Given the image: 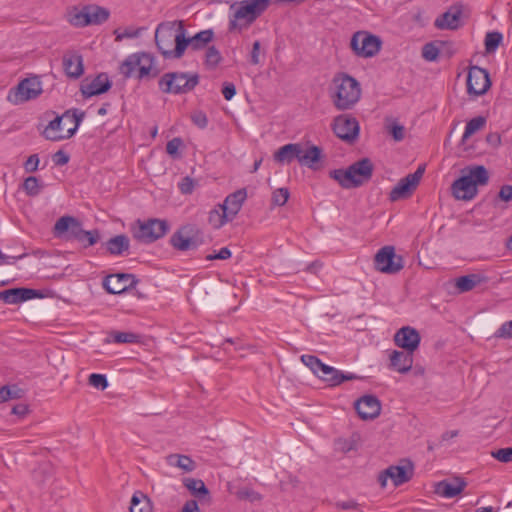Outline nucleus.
<instances>
[{
  "instance_id": "1",
  "label": "nucleus",
  "mask_w": 512,
  "mask_h": 512,
  "mask_svg": "<svg viewBox=\"0 0 512 512\" xmlns=\"http://www.w3.org/2000/svg\"><path fill=\"white\" fill-rule=\"evenodd\" d=\"M361 85L347 73H337L332 79L329 88V97L338 111H347L354 108L361 98Z\"/></svg>"
},
{
  "instance_id": "2",
  "label": "nucleus",
  "mask_w": 512,
  "mask_h": 512,
  "mask_svg": "<svg viewBox=\"0 0 512 512\" xmlns=\"http://www.w3.org/2000/svg\"><path fill=\"white\" fill-rule=\"evenodd\" d=\"M489 182V172L483 165L467 166L451 185V194L457 200L470 201L478 194V187Z\"/></svg>"
},
{
  "instance_id": "3",
  "label": "nucleus",
  "mask_w": 512,
  "mask_h": 512,
  "mask_svg": "<svg viewBox=\"0 0 512 512\" xmlns=\"http://www.w3.org/2000/svg\"><path fill=\"white\" fill-rule=\"evenodd\" d=\"M270 0H243L229 7L230 33L242 32L267 9Z\"/></svg>"
},
{
  "instance_id": "4",
  "label": "nucleus",
  "mask_w": 512,
  "mask_h": 512,
  "mask_svg": "<svg viewBox=\"0 0 512 512\" xmlns=\"http://www.w3.org/2000/svg\"><path fill=\"white\" fill-rule=\"evenodd\" d=\"M85 118V112L77 108L66 110L61 116L56 115L45 127L42 136L50 141H61L71 138Z\"/></svg>"
},
{
  "instance_id": "5",
  "label": "nucleus",
  "mask_w": 512,
  "mask_h": 512,
  "mask_svg": "<svg viewBox=\"0 0 512 512\" xmlns=\"http://www.w3.org/2000/svg\"><path fill=\"white\" fill-rule=\"evenodd\" d=\"M301 361L313 372L314 375L331 387L338 386L344 381H351L360 378L354 373H343L332 366L324 364L314 355H302Z\"/></svg>"
},
{
  "instance_id": "6",
  "label": "nucleus",
  "mask_w": 512,
  "mask_h": 512,
  "mask_svg": "<svg viewBox=\"0 0 512 512\" xmlns=\"http://www.w3.org/2000/svg\"><path fill=\"white\" fill-rule=\"evenodd\" d=\"M154 57L148 53H134L129 55L121 64L120 72L125 78L136 77L139 80L144 78H155L158 70L153 69Z\"/></svg>"
},
{
  "instance_id": "7",
  "label": "nucleus",
  "mask_w": 512,
  "mask_h": 512,
  "mask_svg": "<svg viewBox=\"0 0 512 512\" xmlns=\"http://www.w3.org/2000/svg\"><path fill=\"white\" fill-rule=\"evenodd\" d=\"M198 84L199 75L186 72H167L158 81L160 91L166 94H186Z\"/></svg>"
},
{
  "instance_id": "8",
  "label": "nucleus",
  "mask_w": 512,
  "mask_h": 512,
  "mask_svg": "<svg viewBox=\"0 0 512 512\" xmlns=\"http://www.w3.org/2000/svg\"><path fill=\"white\" fill-rule=\"evenodd\" d=\"M169 230V224L166 220L157 218L145 221L137 220L131 227V232L137 241L150 244L166 235Z\"/></svg>"
},
{
  "instance_id": "9",
  "label": "nucleus",
  "mask_w": 512,
  "mask_h": 512,
  "mask_svg": "<svg viewBox=\"0 0 512 512\" xmlns=\"http://www.w3.org/2000/svg\"><path fill=\"white\" fill-rule=\"evenodd\" d=\"M178 38H181L180 21L177 28H175V23H161L158 25L155 31V42L164 58H180L176 56Z\"/></svg>"
},
{
  "instance_id": "10",
  "label": "nucleus",
  "mask_w": 512,
  "mask_h": 512,
  "mask_svg": "<svg viewBox=\"0 0 512 512\" xmlns=\"http://www.w3.org/2000/svg\"><path fill=\"white\" fill-rule=\"evenodd\" d=\"M414 475V465L409 459L400 460L399 465H390L382 470L377 477V481L381 488L387 486L388 479L391 480L395 487L401 486L409 482Z\"/></svg>"
},
{
  "instance_id": "11",
  "label": "nucleus",
  "mask_w": 512,
  "mask_h": 512,
  "mask_svg": "<svg viewBox=\"0 0 512 512\" xmlns=\"http://www.w3.org/2000/svg\"><path fill=\"white\" fill-rule=\"evenodd\" d=\"M43 92L42 83L37 76L25 78L10 90L8 100L13 104L24 103L36 99Z\"/></svg>"
},
{
  "instance_id": "12",
  "label": "nucleus",
  "mask_w": 512,
  "mask_h": 512,
  "mask_svg": "<svg viewBox=\"0 0 512 512\" xmlns=\"http://www.w3.org/2000/svg\"><path fill=\"white\" fill-rule=\"evenodd\" d=\"M331 129L334 134L346 143H354L360 132L358 120L350 114H340L334 117Z\"/></svg>"
},
{
  "instance_id": "13",
  "label": "nucleus",
  "mask_w": 512,
  "mask_h": 512,
  "mask_svg": "<svg viewBox=\"0 0 512 512\" xmlns=\"http://www.w3.org/2000/svg\"><path fill=\"white\" fill-rule=\"evenodd\" d=\"M350 45L357 56L368 58L379 52L381 40L366 31H358L352 36Z\"/></svg>"
},
{
  "instance_id": "14",
  "label": "nucleus",
  "mask_w": 512,
  "mask_h": 512,
  "mask_svg": "<svg viewBox=\"0 0 512 512\" xmlns=\"http://www.w3.org/2000/svg\"><path fill=\"white\" fill-rule=\"evenodd\" d=\"M375 269L386 274H396L404 267L403 258L393 246L382 247L374 257Z\"/></svg>"
},
{
  "instance_id": "15",
  "label": "nucleus",
  "mask_w": 512,
  "mask_h": 512,
  "mask_svg": "<svg viewBox=\"0 0 512 512\" xmlns=\"http://www.w3.org/2000/svg\"><path fill=\"white\" fill-rule=\"evenodd\" d=\"M180 37L181 38H178V47L176 49L177 57H182L188 46L194 51L204 49L207 44L213 40L214 32L212 29H206L196 33L192 37L186 38L185 28L182 21H180Z\"/></svg>"
},
{
  "instance_id": "16",
  "label": "nucleus",
  "mask_w": 512,
  "mask_h": 512,
  "mask_svg": "<svg viewBox=\"0 0 512 512\" xmlns=\"http://www.w3.org/2000/svg\"><path fill=\"white\" fill-rule=\"evenodd\" d=\"M425 172V166L420 165L414 173H410L404 178L400 179L399 182L394 186L389 194V199L392 202L409 198L417 186L423 174Z\"/></svg>"
},
{
  "instance_id": "17",
  "label": "nucleus",
  "mask_w": 512,
  "mask_h": 512,
  "mask_svg": "<svg viewBox=\"0 0 512 512\" xmlns=\"http://www.w3.org/2000/svg\"><path fill=\"white\" fill-rule=\"evenodd\" d=\"M85 231L82 227V223L73 216H62L54 225V234L57 237L65 235L67 240H77L80 242Z\"/></svg>"
},
{
  "instance_id": "18",
  "label": "nucleus",
  "mask_w": 512,
  "mask_h": 512,
  "mask_svg": "<svg viewBox=\"0 0 512 512\" xmlns=\"http://www.w3.org/2000/svg\"><path fill=\"white\" fill-rule=\"evenodd\" d=\"M491 86L489 72L481 67L472 66L467 76V92L470 95L485 94Z\"/></svg>"
},
{
  "instance_id": "19",
  "label": "nucleus",
  "mask_w": 512,
  "mask_h": 512,
  "mask_svg": "<svg viewBox=\"0 0 512 512\" xmlns=\"http://www.w3.org/2000/svg\"><path fill=\"white\" fill-rule=\"evenodd\" d=\"M137 283L135 275L129 273L111 274L103 279V287L109 294H121Z\"/></svg>"
},
{
  "instance_id": "20",
  "label": "nucleus",
  "mask_w": 512,
  "mask_h": 512,
  "mask_svg": "<svg viewBox=\"0 0 512 512\" xmlns=\"http://www.w3.org/2000/svg\"><path fill=\"white\" fill-rule=\"evenodd\" d=\"M420 341L419 332L410 326L400 328L394 335L395 344L411 353L418 349Z\"/></svg>"
},
{
  "instance_id": "21",
  "label": "nucleus",
  "mask_w": 512,
  "mask_h": 512,
  "mask_svg": "<svg viewBox=\"0 0 512 512\" xmlns=\"http://www.w3.org/2000/svg\"><path fill=\"white\" fill-rule=\"evenodd\" d=\"M39 296L38 290L24 287L0 291V300L6 304H19Z\"/></svg>"
},
{
  "instance_id": "22",
  "label": "nucleus",
  "mask_w": 512,
  "mask_h": 512,
  "mask_svg": "<svg viewBox=\"0 0 512 512\" xmlns=\"http://www.w3.org/2000/svg\"><path fill=\"white\" fill-rule=\"evenodd\" d=\"M112 86L106 73L98 74L92 81L82 83L80 91L85 98L106 93Z\"/></svg>"
},
{
  "instance_id": "23",
  "label": "nucleus",
  "mask_w": 512,
  "mask_h": 512,
  "mask_svg": "<svg viewBox=\"0 0 512 512\" xmlns=\"http://www.w3.org/2000/svg\"><path fill=\"white\" fill-rule=\"evenodd\" d=\"M357 416H380L381 402L377 396L368 394L360 397L354 402Z\"/></svg>"
},
{
  "instance_id": "24",
  "label": "nucleus",
  "mask_w": 512,
  "mask_h": 512,
  "mask_svg": "<svg viewBox=\"0 0 512 512\" xmlns=\"http://www.w3.org/2000/svg\"><path fill=\"white\" fill-rule=\"evenodd\" d=\"M323 157V151L319 146L301 143V153L298 163L312 170L318 169V162Z\"/></svg>"
},
{
  "instance_id": "25",
  "label": "nucleus",
  "mask_w": 512,
  "mask_h": 512,
  "mask_svg": "<svg viewBox=\"0 0 512 512\" xmlns=\"http://www.w3.org/2000/svg\"><path fill=\"white\" fill-rule=\"evenodd\" d=\"M467 486V482L460 477L454 478L453 482L442 480L435 485L434 492L444 498H453L459 495Z\"/></svg>"
},
{
  "instance_id": "26",
  "label": "nucleus",
  "mask_w": 512,
  "mask_h": 512,
  "mask_svg": "<svg viewBox=\"0 0 512 512\" xmlns=\"http://www.w3.org/2000/svg\"><path fill=\"white\" fill-rule=\"evenodd\" d=\"M247 198V191L245 188L239 189L229 194L222 204H219L221 210L227 211L229 218L234 219L240 211L243 203Z\"/></svg>"
},
{
  "instance_id": "27",
  "label": "nucleus",
  "mask_w": 512,
  "mask_h": 512,
  "mask_svg": "<svg viewBox=\"0 0 512 512\" xmlns=\"http://www.w3.org/2000/svg\"><path fill=\"white\" fill-rule=\"evenodd\" d=\"M353 177L361 182V186L370 181L373 176L374 165L369 158H362L349 165Z\"/></svg>"
},
{
  "instance_id": "28",
  "label": "nucleus",
  "mask_w": 512,
  "mask_h": 512,
  "mask_svg": "<svg viewBox=\"0 0 512 512\" xmlns=\"http://www.w3.org/2000/svg\"><path fill=\"white\" fill-rule=\"evenodd\" d=\"M413 365V353L394 350L390 354V366L399 373H407Z\"/></svg>"
},
{
  "instance_id": "29",
  "label": "nucleus",
  "mask_w": 512,
  "mask_h": 512,
  "mask_svg": "<svg viewBox=\"0 0 512 512\" xmlns=\"http://www.w3.org/2000/svg\"><path fill=\"white\" fill-rule=\"evenodd\" d=\"M301 143H289L280 147L273 155L275 162L290 164L294 160L299 161Z\"/></svg>"
},
{
  "instance_id": "30",
  "label": "nucleus",
  "mask_w": 512,
  "mask_h": 512,
  "mask_svg": "<svg viewBox=\"0 0 512 512\" xmlns=\"http://www.w3.org/2000/svg\"><path fill=\"white\" fill-rule=\"evenodd\" d=\"M63 68L68 77L79 78L84 72L82 56L75 53L64 55Z\"/></svg>"
},
{
  "instance_id": "31",
  "label": "nucleus",
  "mask_w": 512,
  "mask_h": 512,
  "mask_svg": "<svg viewBox=\"0 0 512 512\" xmlns=\"http://www.w3.org/2000/svg\"><path fill=\"white\" fill-rule=\"evenodd\" d=\"M329 177L335 180L343 189L358 188L361 182L357 181L349 166L346 169H334L329 172Z\"/></svg>"
},
{
  "instance_id": "32",
  "label": "nucleus",
  "mask_w": 512,
  "mask_h": 512,
  "mask_svg": "<svg viewBox=\"0 0 512 512\" xmlns=\"http://www.w3.org/2000/svg\"><path fill=\"white\" fill-rule=\"evenodd\" d=\"M193 231V225H185L178 229L170 238L172 247L179 251L191 250L190 239L188 234Z\"/></svg>"
},
{
  "instance_id": "33",
  "label": "nucleus",
  "mask_w": 512,
  "mask_h": 512,
  "mask_svg": "<svg viewBox=\"0 0 512 512\" xmlns=\"http://www.w3.org/2000/svg\"><path fill=\"white\" fill-rule=\"evenodd\" d=\"M107 252L114 256L123 255L130 248V240L124 234L116 235L105 242Z\"/></svg>"
},
{
  "instance_id": "34",
  "label": "nucleus",
  "mask_w": 512,
  "mask_h": 512,
  "mask_svg": "<svg viewBox=\"0 0 512 512\" xmlns=\"http://www.w3.org/2000/svg\"><path fill=\"white\" fill-rule=\"evenodd\" d=\"M460 15V10H456L455 12H451V10H449L437 17L434 25L436 28L441 30H455L459 27Z\"/></svg>"
},
{
  "instance_id": "35",
  "label": "nucleus",
  "mask_w": 512,
  "mask_h": 512,
  "mask_svg": "<svg viewBox=\"0 0 512 512\" xmlns=\"http://www.w3.org/2000/svg\"><path fill=\"white\" fill-rule=\"evenodd\" d=\"M488 277L482 274H469L456 279L455 286L460 292H468L479 284L486 283Z\"/></svg>"
},
{
  "instance_id": "36",
  "label": "nucleus",
  "mask_w": 512,
  "mask_h": 512,
  "mask_svg": "<svg viewBox=\"0 0 512 512\" xmlns=\"http://www.w3.org/2000/svg\"><path fill=\"white\" fill-rule=\"evenodd\" d=\"M166 462L169 466L178 467L184 472H192L196 468L195 461L187 455L170 454L166 457Z\"/></svg>"
},
{
  "instance_id": "37",
  "label": "nucleus",
  "mask_w": 512,
  "mask_h": 512,
  "mask_svg": "<svg viewBox=\"0 0 512 512\" xmlns=\"http://www.w3.org/2000/svg\"><path fill=\"white\" fill-rule=\"evenodd\" d=\"M130 512H152L150 499L141 491H136L130 502Z\"/></svg>"
},
{
  "instance_id": "38",
  "label": "nucleus",
  "mask_w": 512,
  "mask_h": 512,
  "mask_svg": "<svg viewBox=\"0 0 512 512\" xmlns=\"http://www.w3.org/2000/svg\"><path fill=\"white\" fill-rule=\"evenodd\" d=\"M52 478H53V467L48 462H44V463L40 464L33 471V479L40 486H45L52 480Z\"/></svg>"
},
{
  "instance_id": "39",
  "label": "nucleus",
  "mask_w": 512,
  "mask_h": 512,
  "mask_svg": "<svg viewBox=\"0 0 512 512\" xmlns=\"http://www.w3.org/2000/svg\"><path fill=\"white\" fill-rule=\"evenodd\" d=\"M183 484L196 498L203 499L209 496V490L201 479L185 478Z\"/></svg>"
},
{
  "instance_id": "40",
  "label": "nucleus",
  "mask_w": 512,
  "mask_h": 512,
  "mask_svg": "<svg viewBox=\"0 0 512 512\" xmlns=\"http://www.w3.org/2000/svg\"><path fill=\"white\" fill-rule=\"evenodd\" d=\"M88 11V22L89 25H100L106 22L109 18V10L104 7H100L97 5H89L87 6Z\"/></svg>"
},
{
  "instance_id": "41",
  "label": "nucleus",
  "mask_w": 512,
  "mask_h": 512,
  "mask_svg": "<svg viewBox=\"0 0 512 512\" xmlns=\"http://www.w3.org/2000/svg\"><path fill=\"white\" fill-rule=\"evenodd\" d=\"M229 217L227 211L221 210L218 206V208H214L209 212L208 222L214 229H219L226 223L233 221V219Z\"/></svg>"
},
{
  "instance_id": "42",
  "label": "nucleus",
  "mask_w": 512,
  "mask_h": 512,
  "mask_svg": "<svg viewBox=\"0 0 512 512\" xmlns=\"http://www.w3.org/2000/svg\"><path fill=\"white\" fill-rule=\"evenodd\" d=\"M486 125V118L484 116H477L469 120L466 124L461 143H465L474 133L483 129Z\"/></svg>"
},
{
  "instance_id": "43",
  "label": "nucleus",
  "mask_w": 512,
  "mask_h": 512,
  "mask_svg": "<svg viewBox=\"0 0 512 512\" xmlns=\"http://www.w3.org/2000/svg\"><path fill=\"white\" fill-rule=\"evenodd\" d=\"M139 338L140 336L133 332L112 331L107 338V342L131 344L139 342Z\"/></svg>"
},
{
  "instance_id": "44",
  "label": "nucleus",
  "mask_w": 512,
  "mask_h": 512,
  "mask_svg": "<svg viewBox=\"0 0 512 512\" xmlns=\"http://www.w3.org/2000/svg\"><path fill=\"white\" fill-rule=\"evenodd\" d=\"M23 390L17 385H5L0 387V404L10 399L21 398Z\"/></svg>"
},
{
  "instance_id": "45",
  "label": "nucleus",
  "mask_w": 512,
  "mask_h": 512,
  "mask_svg": "<svg viewBox=\"0 0 512 512\" xmlns=\"http://www.w3.org/2000/svg\"><path fill=\"white\" fill-rule=\"evenodd\" d=\"M222 61L220 51L215 46H209L205 53V65L210 68H216Z\"/></svg>"
},
{
  "instance_id": "46",
  "label": "nucleus",
  "mask_w": 512,
  "mask_h": 512,
  "mask_svg": "<svg viewBox=\"0 0 512 512\" xmlns=\"http://www.w3.org/2000/svg\"><path fill=\"white\" fill-rule=\"evenodd\" d=\"M42 185L35 176L27 177L23 182V190L30 197L38 196L41 192Z\"/></svg>"
},
{
  "instance_id": "47",
  "label": "nucleus",
  "mask_w": 512,
  "mask_h": 512,
  "mask_svg": "<svg viewBox=\"0 0 512 512\" xmlns=\"http://www.w3.org/2000/svg\"><path fill=\"white\" fill-rule=\"evenodd\" d=\"M503 39L500 32H488L485 37V50L487 53H493L499 47Z\"/></svg>"
},
{
  "instance_id": "48",
  "label": "nucleus",
  "mask_w": 512,
  "mask_h": 512,
  "mask_svg": "<svg viewBox=\"0 0 512 512\" xmlns=\"http://www.w3.org/2000/svg\"><path fill=\"white\" fill-rule=\"evenodd\" d=\"M87 6L70 15V23L76 27L89 26Z\"/></svg>"
},
{
  "instance_id": "49",
  "label": "nucleus",
  "mask_w": 512,
  "mask_h": 512,
  "mask_svg": "<svg viewBox=\"0 0 512 512\" xmlns=\"http://www.w3.org/2000/svg\"><path fill=\"white\" fill-rule=\"evenodd\" d=\"M334 447L336 451H340L342 453H348L356 449V440L354 436L351 439L338 438L334 442Z\"/></svg>"
},
{
  "instance_id": "50",
  "label": "nucleus",
  "mask_w": 512,
  "mask_h": 512,
  "mask_svg": "<svg viewBox=\"0 0 512 512\" xmlns=\"http://www.w3.org/2000/svg\"><path fill=\"white\" fill-rule=\"evenodd\" d=\"M290 196L288 188H278L272 194V203L276 206H283Z\"/></svg>"
},
{
  "instance_id": "51",
  "label": "nucleus",
  "mask_w": 512,
  "mask_h": 512,
  "mask_svg": "<svg viewBox=\"0 0 512 512\" xmlns=\"http://www.w3.org/2000/svg\"><path fill=\"white\" fill-rule=\"evenodd\" d=\"M190 239L191 250L197 249L199 246L205 244V238L203 232L193 225V231L188 234Z\"/></svg>"
},
{
  "instance_id": "52",
  "label": "nucleus",
  "mask_w": 512,
  "mask_h": 512,
  "mask_svg": "<svg viewBox=\"0 0 512 512\" xmlns=\"http://www.w3.org/2000/svg\"><path fill=\"white\" fill-rule=\"evenodd\" d=\"M439 56V48L433 43H426L422 48V57L427 61H435Z\"/></svg>"
},
{
  "instance_id": "53",
  "label": "nucleus",
  "mask_w": 512,
  "mask_h": 512,
  "mask_svg": "<svg viewBox=\"0 0 512 512\" xmlns=\"http://www.w3.org/2000/svg\"><path fill=\"white\" fill-rule=\"evenodd\" d=\"M89 384L100 390H105L108 387V381L106 376L97 373H92L89 376Z\"/></svg>"
},
{
  "instance_id": "54",
  "label": "nucleus",
  "mask_w": 512,
  "mask_h": 512,
  "mask_svg": "<svg viewBox=\"0 0 512 512\" xmlns=\"http://www.w3.org/2000/svg\"><path fill=\"white\" fill-rule=\"evenodd\" d=\"M492 457H494L496 460L503 462V463H509L512 462V447L507 448H501L496 451L491 452Z\"/></svg>"
},
{
  "instance_id": "55",
  "label": "nucleus",
  "mask_w": 512,
  "mask_h": 512,
  "mask_svg": "<svg viewBox=\"0 0 512 512\" xmlns=\"http://www.w3.org/2000/svg\"><path fill=\"white\" fill-rule=\"evenodd\" d=\"M99 239L100 233L97 229H94L90 231H85V234L84 236H82V240L80 241V243L83 244V246L86 248L96 244Z\"/></svg>"
},
{
  "instance_id": "56",
  "label": "nucleus",
  "mask_w": 512,
  "mask_h": 512,
  "mask_svg": "<svg viewBox=\"0 0 512 512\" xmlns=\"http://www.w3.org/2000/svg\"><path fill=\"white\" fill-rule=\"evenodd\" d=\"M495 338L511 339L512 338V320L504 322L494 333Z\"/></svg>"
},
{
  "instance_id": "57",
  "label": "nucleus",
  "mask_w": 512,
  "mask_h": 512,
  "mask_svg": "<svg viewBox=\"0 0 512 512\" xmlns=\"http://www.w3.org/2000/svg\"><path fill=\"white\" fill-rule=\"evenodd\" d=\"M182 144H183L182 139L179 137H175L172 140L167 142L166 152L173 158H178L179 157L178 150Z\"/></svg>"
},
{
  "instance_id": "58",
  "label": "nucleus",
  "mask_w": 512,
  "mask_h": 512,
  "mask_svg": "<svg viewBox=\"0 0 512 512\" xmlns=\"http://www.w3.org/2000/svg\"><path fill=\"white\" fill-rule=\"evenodd\" d=\"M191 120L194 125L199 127L200 129H204L208 125L207 115L203 111H195L191 114Z\"/></svg>"
},
{
  "instance_id": "59",
  "label": "nucleus",
  "mask_w": 512,
  "mask_h": 512,
  "mask_svg": "<svg viewBox=\"0 0 512 512\" xmlns=\"http://www.w3.org/2000/svg\"><path fill=\"white\" fill-rule=\"evenodd\" d=\"M178 187L182 194H191L195 187V181L191 177L186 176L182 178Z\"/></svg>"
},
{
  "instance_id": "60",
  "label": "nucleus",
  "mask_w": 512,
  "mask_h": 512,
  "mask_svg": "<svg viewBox=\"0 0 512 512\" xmlns=\"http://www.w3.org/2000/svg\"><path fill=\"white\" fill-rule=\"evenodd\" d=\"M389 132L396 141H401L404 139L405 129L402 125L398 123H393L390 126Z\"/></svg>"
},
{
  "instance_id": "61",
  "label": "nucleus",
  "mask_w": 512,
  "mask_h": 512,
  "mask_svg": "<svg viewBox=\"0 0 512 512\" xmlns=\"http://www.w3.org/2000/svg\"><path fill=\"white\" fill-rule=\"evenodd\" d=\"M39 157L37 154L30 155L24 163V168L27 172L32 173L38 169Z\"/></svg>"
},
{
  "instance_id": "62",
  "label": "nucleus",
  "mask_w": 512,
  "mask_h": 512,
  "mask_svg": "<svg viewBox=\"0 0 512 512\" xmlns=\"http://www.w3.org/2000/svg\"><path fill=\"white\" fill-rule=\"evenodd\" d=\"M232 253L228 247H223L218 253L209 254L206 256V260H227L231 257Z\"/></svg>"
},
{
  "instance_id": "63",
  "label": "nucleus",
  "mask_w": 512,
  "mask_h": 512,
  "mask_svg": "<svg viewBox=\"0 0 512 512\" xmlns=\"http://www.w3.org/2000/svg\"><path fill=\"white\" fill-rule=\"evenodd\" d=\"M222 94L226 100H231L236 94V87L231 82H224L222 87Z\"/></svg>"
},
{
  "instance_id": "64",
  "label": "nucleus",
  "mask_w": 512,
  "mask_h": 512,
  "mask_svg": "<svg viewBox=\"0 0 512 512\" xmlns=\"http://www.w3.org/2000/svg\"><path fill=\"white\" fill-rule=\"evenodd\" d=\"M498 198L508 202L512 200V185H503L498 193Z\"/></svg>"
}]
</instances>
